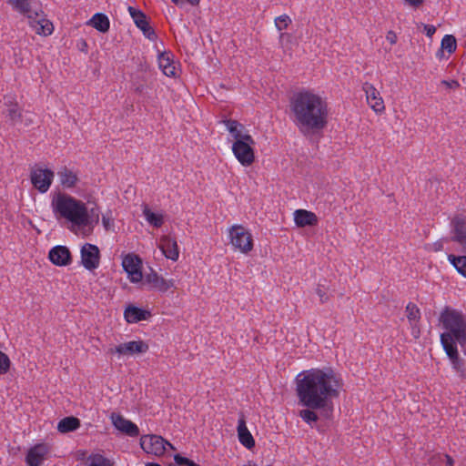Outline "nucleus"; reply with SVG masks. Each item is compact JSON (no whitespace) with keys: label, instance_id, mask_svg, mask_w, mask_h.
<instances>
[{"label":"nucleus","instance_id":"f257e3e1","mask_svg":"<svg viewBox=\"0 0 466 466\" xmlns=\"http://www.w3.org/2000/svg\"><path fill=\"white\" fill-rule=\"evenodd\" d=\"M296 391L299 404L306 408L319 409V415L330 419L333 399L339 395L340 377L331 369H311L299 374L296 380Z\"/></svg>","mask_w":466,"mask_h":466},{"label":"nucleus","instance_id":"f03ea898","mask_svg":"<svg viewBox=\"0 0 466 466\" xmlns=\"http://www.w3.org/2000/svg\"><path fill=\"white\" fill-rule=\"evenodd\" d=\"M290 108L295 116L297 126L302 129L319 131L328 124L326 102L309 91H301L293 96Z\"/></svg>","mask_w":466,"mask_h":466},{"label":"nucleus","instance_id":"7ed1b4c3","mask_svg":"<svg viewBox=\"0 0 466 466\" xmlns=\"http://www.w3.org/2000/svg\"><path fill=\"white\" fill-rule=\"evenodd\" d=\"M439 321L445 330L441 334L442 346H457L466 348V314L446 306L441 312Z\"/></svg>","mask_w":466,"mask_h":466},{"label":"nucleus","instance_id":"20e7f679","mask_svg":"<svg viewBox=\"0 0 466 466\" xmlns=\"http://www.w3.org/2000/svg\"><path fill=\"white\" fill-rule=\"evenodd\" d=\"M51 208L56 219L65 218L76 226H86L87 223L86 204L66 193H55Z\"/></svg>","mask_w":466,"mask_h":466},{"label":"nucleus","instance_id":"39448f33","mask_svg":"<svg viewBox=\"0 0 466 466\" xmlns=\"http://www.w3.org/2000/svg\"><path fill=\"white\" fill-rule=\"evenodd\" d=\"M230 243L242 253H248L253 248L251 234L241 225H235L229 229Z\"/></svg>","mask_w":466,"mask_h":466},{"label":"nucleus","instance_id":"423d86ee","mask_svg":"<svg viewBox=\"0 0 466 466\" xmlns=\"http://www.w3.org/2000/svg\"><path fill=\"white\" fill-rule=\"evenodd\" d=\"M166 445L175 450V447L161 436L152 434L143 435L140 438V446L142 450L148 454L156 456L163 455L166 451Z\"/></svg>","mask_w":466,"mask_h":466},{"label":"nucleus","instance_id":"0eeeda50","mask_svg":"<svg viewBox=\"0 0 466 466\" xmlns=\"http://www.w3.org/2000/svg\"><path fill=\"white\" fill-rule=\"evenodd\" d=\"M255 145L254 139L246 141L244 139H238L232 145V151L239 163L245 167L250 166L255 160V153L253 146Z\"/></svg>","mask_w":466,"mask_h":466},{"label":"nucleus","instance_id":"6e6552de","mask_svg":"<svg viewBox=\"0 0 466 466\" xmlns=\"http://www.w3.org/2000/svg\"><path fill=\"white\" fill-rule=\"evenodd\" d=\"M55 174L51 169L35 166L32 168L30 178L33 186L41 193H46L54 179Z\"/></svg>","mask_w":466,"mask_h":466},{"label":"nucleus","instance_id":"1a4fd4ad","mask_svg":"<svg viewBox=\"0 0 466 466\" xmlns=\"http://www.w3.org/2000/svg\"><path fill=\"white\" fill-rule=\"evenodd\" d=\"M122 267L132 283H137L143 279L144 277L141 270L142 259L139 256L134 253L126 255L122 260Z\"/></svg>","mask_w":466,"mask_h":466},{"label":"nucleus","instance_id":"9d476101","mask_svg":"<svg viewBox=\"0 0 466 466\" xmlns=\"http://www.w3.org/2000/svg\"><path fill=\"white\" fill-rule=\"evenodd\" d=\"M100 261L99 248L90 243H86L81 248L82 265L88 270L96 268Z\"/></svg>","mask_w":466,"mask_h":466},{"label":"nucleus","instance_id":"9b49d317","mask_svg":"<svg viewBox=\"0 0 466 466\" xmlns=\"http://www.w3.org/2000/svg\"><path fill=\"white\" fill-rule=\"evenodd\" d=\"M110 419L114 427L121 433L129 437H137L139 435L138 427L121 414L112 412Z\"/></svg>","mask_w":466,"mask_h":466},{"label":"nucleus","instance_id":"f8f14e48","mask_svg":"<svg viewBox=\"0 0 466 466\" xmlns=\"http://www.w3.org/2000/svg\"><path fill=\"white\" fill-rule=\"evenodd\" d=\"M128 12L136 25L143 32L144 35L149 40H155L157 38V34L148 24L145 13L133 6H128Z\"/></svg>","mask_w":466,"mask_h":466},{"label":"nucleus","instance_id":"ddd939ff","mask_svg":"<svg viewBox=\"0 0 466 466\" xmlns=\"http://www.w3.org/2000/svg\"><path fill=\"white\" fill-rule=\"evenodd\" d=\"M50 449L46 443H38L30 448L25 456V462L28 466H41L46 460Z\"/></svg>","mask_w":466,"mask_h":466},{"label":"nucleus","instance_id":"4468645a","mask_svg":"<svg viewBox=\"0 0 466 466\" xmlns=\"http://www.w3.org/2000/svg\"><path fill=\"white\" fill-rule=\"evenodd\" d=\"M453 236L451 240L459 243L466 253V218L462 215H456L451 222Z\"/></svg>","mask_w":466,"mask_h":466},{"label":"nucleus","instance_id":"2eb2a0df","mask_svg":"<svg viewBox=\"0 0 466 466\" xmlns=\"http://www.w3.org/2000/svg\"><path fill=\"white\" fill-rule=\"evenodd\" d=\"M149 349L147 343L143 340H133L127 343H122L116 346L115 349H111V352H116L120 355H134L146 353Z\"/></svg>","mask_w":466,"mask_h":466},{"label":"nucleus","instance_id":"dca6fc26","mask_svg":"<svg viewBox=\"0 0 466 466\" xmlns=\"http://www.w3.org/2000/svg\"><path fill=\"white\" fill-rule=\"evenodd\" d=\"M362 89L366 94L367 102L371 108L376 112H382L385 109L383 99L375 86L369 82H365Z\"/></svg>","mask_w":466,"mask_h":466},{"label":"nucleus","instance_id":"f3484780","mask_svg":"<svg viewBox=\"0 0 466 466\" xmlns=\"http://www.w3.org/2000/svg\"><path fill=\"white\" fill-rule=\"evenodd\" d=\"M50 261L56 266H67L72 261L70 250L65 246H56L49 251Z\"/></svg>","mask_w":466,"mask_h":466},{"label":"nucleus","instance_id":"a211bd4d","mask_svg":"<svg viewBox=\"0 0 466 466\" xmlns=\"http://www.w3.org/2000/svg\"><path fill=\"white\" fill-rule=\"evenodd\" d=\"M445 353L449 357L452 368L459 373L462 380H466V368L464 360L460 358L457 346H442Z\"/></svg>","mask_w":466,"mask_h":466},{"label":"nucleus","instance_id":"6ab92c4d","mask_svg":"<svg viewBox=\"0 0 466 466\" xmlns=\"http://www.w3.org/2000/svg\"><path fill=\"white\" fill-rule=\"evenodd\" d=\"M144 279L145 283L150 285L151 289H157L160 292H166L168 289L174 286V281L172 279H165L152 268L150 273L145 276Z\"/></svg>","mask_w":466,"mask_h":466},{"label":"nucleus","instance_id":"aec40b11","mask_svg":"<svg viewBox=\"0 0 466 466\" xmlns=\"http://www.w3.org/2000/svg\"><path fill=\"white\" fill-rule=\"evenodd\" d=\"M159 248L164 256L173 261H177L179 256L177 240L170 236H163L160 238Z\"/></svg>","mask_w":466,"mask_h":466},{"label":"nucleus","instance_id":"412c9836","mask_svg":"<svg viewBox=\"0 0 466 466\" xmlns=\"http://www.w3.org/2000/svg\"><path fill=\"white\" fill-rule=\"evenodd\" d=\"M124 317L128 323H137L141 320L148 319L151 317V313L148 310L129 305L124 312Z\"/></svg>","mask_w":466,"mask_h":466},{"label":"nucleus","instance_id":"4be33fe9","mask_svg":"<svg viewBox=\"0 0 466 466\" xmlns=\"http://www.w3.org/2000/svg\"><path fill=\"white\" fill-rule=\"evenodd\" d=\"M224 123L228 130V132L231 134V136L234 137L235 141H238V139H244L246 141H251V136L243 133L242 131L245 129V127L238 123L237 120L233 119H227L224 120Z\"/></svg>","mask_w":466,"mask_h":466},{"label":"nucleus","instance_id":"5701e85b","mask_svg":"<svg viewBox=\"0 0 466 466\" xmlns=\"http://www.w3.org/2000/svg\"><path fill=\"white\" fill-rule=\"evenodd\" d=\"M294 220L298 227L315 226L318 218L315 213L305 209H298L294 212Z\"/></svg>","mask_w":466,"mask_h":466},{"label":"nucleus","instance_id":"b1692460","mask_svg":"<svg viewBox=\"0 0 466 466\" xmlns=\"http://www.w3.org/2000/svg\"><path fill=\"white\" fill-rule=\"evenodd\" d=\"M57 176L60 184L66 188L74 187L79 180L76 173L73 172L66 166L58 170Z\"/></svg>","mask_w":466,"mask_h":466},{"label":"nucleus","instance_id":"393cba45","mask_svg":"<svg viewBox=\"0 0 466 466\" xmlns=\"http://www.w3.org/2000/svg\"><path fill=\"white\" fill-rule=\"evenodd\" d=\"M238 436L239 442L248 449L255 447V440L246 426L243 419L238 420Z\"/></svg>","mask_w":466,"mask_h":466},{"label":"nucleus","instance_id":"a878e982","mask_svg":"<svg viewBox=\"0 0 466 466\" xmlns=\"http://www.w3.org/2000/svg\"><path fill=\"white\" fill-rule=\"evenodd\" d=\"M158 66L167 76H176V66L170 53L164 52L158 56Z\"/></svg>","mask_w":466,"mask_h":466},{"label":"nucleus","instance_id":"bb28decb","mask_svg":"<svg viewBox=\"0 0 466 466\" xmlns=\"http://www.w3.org/2000/svg\"><path fill=\"white\" fill-rule=\"evenodd\" d=\"M80 427V420L74 416L62 419L57 424V430L61 433H67L77 430Z\"/></svg>","mask_w":466,"mask_h":466},{"label":"nucleus","instance_id":"cd10ccee","mask_svg":"<svg viewBox=\"0 0 466 466\" xmlns=\"http://www.w3.org/2000/svg\"><path fill=\"white\" fill-rule=\"evenodd\" d=\"M89 25L101 33L107 32L110 26L108 17L103 13L95 14L89 20Z\"/></svg>","mask_w":466,"mask_h":466},{"label":"nucleus","instance_id":"c85d7f7f","mask_svg":"<svg viewBox=\"0 0 466 466\" xmlns=\"http://www.w3.org/2000/svg\"><path fill=\"white\" fill-rule=\"evenodd\" d=\"M143 214L147 221L155 228H160L164 223L163 216L154 213L147 205L144 206Z\"/></svg>","mask_w":466,"mask_h":466},{"label":"nucleus","instance_id":"c756f323","mask_svg":"<svg viewBox=\"0 0 466 466\" xmlns=\"http://www.w3.org/2000/svg\"><path fill=\"white\" fill-rule=\"evenodd\" d=\"M316 410H319V409L307 408L301 410L299 415L306 423L312 427L313 423H316L319 418Z\"/></svg>","mask_w":466,"mask_h":466},{"label":"nucleus","instance_id":"7c9ffc66","mask_svg":"<svg viewBox=\"0 0 466 466\" xmlns=\"http://www.w3.org/2000/svg\"><path fill=\"white\" fill-rule=\"evenodd\" d=\"M449 260L456 270L463 277L466 278V256L456 257L454 255L449 256Z\"/></svg>","mask_w":466,"mask_h":466},{"label":"nucleus","instance_id":"2f4dec72","mask_svg":"<svg viewBox=\"0 0 466 466\" xmlns=\"http://www.w3.org/2000/svg\"><path fill=\"white\" fill-rule=\"evenodd\" d=\"M457 48L456 38L452 35H446L441 40V51L446 50L449 54L455 52Z\"/></svg>","mask_w":466,"mask_h":466},{"label":"nucleus","instance_id":"473e14b6","mask_svg":"<svg viewBox=\"0 0 466 466\" xmlns=\"http://www.w3.org/2000/svg\"><path fill=\"white\" fill-rule=\"evenodd\" d=\"M7 4L21 14L30 13L29 0H6Z\"/></svg>","mask_w":466,"mask_h":466},{"label":"nucleus","instance_id":"72a5a7b5","mask_svg":"<svg viewBox=\"0 0 466 466\" xmlns=\"http://www.w3.org/2000/svg\"><path fill=\"white\" fill-rule=\"evenodd\" d=\"M37 25L35 32L38 35H49L53 33L54 25L48 19L41 18Z\"/></svg>","mask_w":466,"mask_h":466},{"label":"nucleus","instance_id":"f704fd0d","mask_svg":"<svg viewBox=\"0 0 466 466\" xmlns=\"http://www.w3.org/2000/svg\"><path fill=\"white\" fill-rule=\"evenodd\" d=\"M329 289V285L327 284V280L324 279L323 283L319 282L316 288V293L319 297V300L321 303H325L329 299V296L328 295V291Z\"/></svg>","mask_w":466,"mask_h":466},{"label":"nucleus","instance_id":"c9c22d12","mask_svg":"<svg viewBox=\"0 0 466 466\" xmlns=\"http://www.w3.org/2000/svg\"><path fill=\"white\" fill-rule=\"evenodd\" d=\"M406 313H407V318L410 322L415 321V320L418 321L420 318V311L419 308L414 303H411V302H410L406 306Z\"/></svg>","mask_w":466,"mask_h":466},{"label":"nucleus","instance_id":"e433bc0d","mask_svg":"<svg viewBox=\"0 0 466 466\" xmlns=\"http://www.w3.org/2000/svg\"><path fill=\"white\" fill-rule=\"evenodd\" d=\"M11 366V360L9 357L3 351L0 350V375L6 374Z\"/></svg>","mask_w":466,"mask_h":466},{"label":"nucleus","instance_id":"4c0bfd02","mask_svg":"<svg viewBox=\"0 0 466 466\" xmlns=\"http://www.w3.org/2000/svg\"><path fill=\"white\" fill-rule=\"evenodd\" d=\"M291 24V19L288 15H282L275 18V26L279 31L286 29Z\"/></svg>","mask_w":466,"mask_h":466},{"label":"nucleus","instance_id":"58836bf2","mask_svg":"<svg viewBox=\"0 0 466 466\" xmlns=\"http://www.w3.org/2000/svg\"><path fill=\"white\" fill-rule=\"evenodd\" d=\"M6 116L9 117V119L13 122V124H15L18 122L21 118V112L18 108L17 104H15L11 106L7 111Z\"/></svg>","mask_w":466,"mask_h":466},{"label":"nucleus","instance_id":"ea45409f","mask_svg":"<svg viewBox=\"0 0 466 466\" xmlns=\"http://www.w3.org/2000/svg\"><path fill=\"white\" fill-rule=\"evenodd\" d=\"M89 466H113L111 461L100 454H96L91 458Z\"/></svg>","mask_w":466,"mask_h":466},{"label":"nucleus","instance_id":"a19ab883","mask_svg":"<svg viewBox=\"0 0 466 466\" xmlns=\"http://www.w3.org/2000/svg\"><path fill=\"white\" fill-rule=\"evenodd\" d=\"M87 223L86 226H89L93 223H98L99 220V208L97 207L92 208L90 210L87 209Z\"/></svg>","mask_w":466,"mask_h":466},{"label":"nucleus","instance_id":"79ce46f5","mask_svg":"<svg viewBox=\"0 0 466 466\" xmlns=\"http://www.w3.org/2000/svg\"><path fill=\"white\" fill-rule=\"evenodd\" d=\"M102 223H103L104 228L106 230L111 229V228L113 227L114 224H113V221H112V218L110 216V212L108 214L103 215V217H102Z\"/></svg>","mask_w":466,"mask_h":466},{"label":"nucleus","instance_id":"37998d69","mask_svg":"<svg viewBox=\"0 0 466 466\" xmlns=\"http://www.w3.org/2000/svg\"><path fill=\"white\" fill-rule=\"evenodd\" d=\"M27 18L29 19V24L30 25L35 28V30L36 29V27L38 26L37 25V22H40V19H36V17L38 16V14L37 13H35V17L33 16L32 15V12L30 11V13L28 14H25Z\"/></svg>","mask_w":466,"mask_h":466},{"label":"nucleus","instance_id":"c03bdc74","mask_svg":"<svg viewBox=\"0 0 466 466\" xmlns=\"http://www.w3.org/2000/svg\"><path fill=\"white\" fill-rule=\"evenodd\" d=\"M441 83L449 89H457L460 86V84L457 80H442Z\"/></svg>","mask_w":466,"mask_h":466},{"label":"nucleus","instance_id":"a18cd8bd","mask_svg":"<svg viewBox=\"0 0 466 466\" xmlns=\"http://www.w3.org/2000/svg\"><path fill=\"white\" fill-rule=\"evenodd\" d=\"M386 39L390 45H395L397 43L398 37L397 35L390 30L387 33Z\"/></svg>","mask_w":466,"mask_h":466},{"label":"nucleus","instance_id":"49530a36","mask_svg":"<svg viewBox=\"0 0 466 466\" xmlns=\"http://www.w3.org/2000/svg\"><path fill=\"white\" fill-rule=\"evenodd\" d=\"M187 3H189L191 5H198L200 2V0H186ZM172 3H174L177 5H182L184 4V0H171Z\"/></svg>","mask_w":466,"mask_h":466},{"label":"nucleus","instance_id":"de8ad7c7","mask_svg":"<svg viewBox=\"0 0 466 466\" xmlns=\"http://www.w3.org/2000/svg\"><path fill=\"white\" fill-rule=\"evenodd\" d=\"M148 86L144 84H139L135 87V92L138 95H143L147 90Z\"/></svg>","mask_w":466,"mask_h":466},{"label":"nucleus","instance_id":"09e8293b","mask_svg":"<svg viewBox=\"0 0 466 466\" xmlns=\"http://www.w3.org/2000/svg\"><path fill=\"white\" fill-rule=\"evenodd\" d=\"M424 30L429 37H431L436 32L435 26L431 25H424Z\"/></svg>","mask_w":466,"mask_h":466},{"label":"nucleus","instance_id":"8fccbe9b","mask_svg":"<svg viewBox=\"0 0 466 466\" xmlns=\"http://www.w3.org/2000/svg\"><path fill=\"white\" fill-rule=\"evenodd\" d=\"M446 460V466H453L454 461L449 454H444Z\"/></svg>","mask_w":466,"mask_h":466},{"label":"nucleus","instance_id":"3c124183","mask_svg":"<svg viewBox=\"0 0 466 466\" xmlns=\"http://www.w3.org/2000/svg\"><path fill=\"white\" fill-rule=\"evenodd\" d=\"M146 466H161V465L158 463H155V462H148L146 464Z\"/></svg>","mask_w":466,"mask_h":466},{"label":"nucleus","instance_id":"603ef678","mask_svg":"<svg viewBox=\"0 0 466 466\" xmlns=\"http://www.w3.org/2000/svg\"><path fill=\"white\" fill-rule=\"evenodd\" d=\"M435 245L437 246L435 248V250H441V248H442V245L441 243H436Z\"/></svg>","mask_w":466,"mask_h":466},{"label":"nucleus","instance_id":"864d4df0","mask_svg":"<svg viewBox=\"0 0 466 466\" xmlns=\"http://www.w3.org/2000/svg\"><path fill=\"white\" fill-rule=\"evenodd\" d=\"M82 45H83V46H82L81 50H84V48H85V47H86V46H87V45H86V41H83V42H82Z\"/></svg>","mask_w":466,"mask_h":466},{"label":"nucleus","instance_id":"5fc2aeb1","mask_svg":"<svg viewBox=\"0 0 466 466\" xmlns=\"http://www.w3.org/2000/svg\"><path fill=\"white\" fill-rule=\"evenodd\" d=\"M285 35H286V34L281 33L280 35H279V39L282 40Z\"/></svg>","mask_w":466,"mask_h":466},{"label":"nucleus","instance_id":"6e6d98bb","mask_svg":"<svg viewBox=\"0 0 466 466\" xmlns=\"http://www.w3.org/2000/svg\"><path fill=\"white\" fill-rule=\"evenodd\" d=\"M244 466H257V465L256 464H253V465L248 464V465H244Z\"/></svg>","mask_w":466,"mask_h":466}]
</instances>
